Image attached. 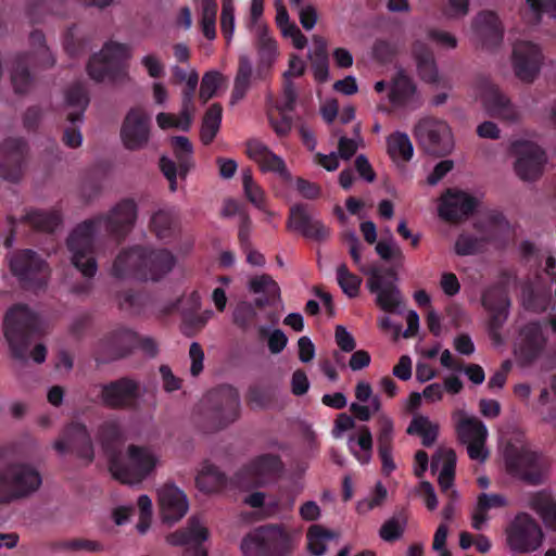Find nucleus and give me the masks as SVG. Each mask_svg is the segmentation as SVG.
Segmentation results:
<instances>
[{
    "instance_id": "1",
    "label": "nucleus",
    "mask_w": 556,
    "mask_h": 556,
    "mask_svg": "<svg viewBox=\"0 0 556 556\" xmlns=\"http://www.w3.org/2000/svg\"><path fill=\"white\" fill-rule=\"evenodd\" d=\"M138 205L132 199H123L106 213L78 224L67 238L72 264L85 278H92L98 270L93 240L101 230L117 238L126 237L135 227Z\"/></svg>"
},
{
    "instance_id": "2",
    "label": "nucleus",
    "mask_w": 556,
    "mask_h": 556,
    "mask_svg": "<svg viewBox=\"0 0 556 556\" xmlns=\"http://www.w3.org/2000/svg\"><path fill=\"white\" fill-rule=\"evenodd\" d=\"M160 453L146 445L129 444L114 452L109 458V469L114 479L126 484H137L161 466Z\"/></svg>"
},
{
    "instance_id": "3",
    "label": "nucleus",
    "mask_w": 556,
    "mask_h": 556,
    "mask_svg": "<svg viewBox=\"0 0 556 556\" xmlns=\"http://www.w3.org/2000/svg\"><path fill=\"white\" fill-rule=\"evenodd\" d=\"M42 483L40 473L23 463L0 464V504H10L36 492Z\"/></svg>"
},
{
    "instance_id": "4",
    "label": "nucleus",
    "mask_w": 556,
    "mask_h": 556,
    "mask_svg": "<svg viewBox=\"0 0 556 556\" xmlns=\"http://www.w3.org/2000/svg\"><path fill=\"white\" fill-rule=\"evenodd\" d=\"M38 325V316L24 305L14 306L7 313L4 336L15 358H27L30 338Z\"/></svg>"
},
{
    "instance_id": "5",
    "label": "nucleus",
    "mask_w": 556,
    "mask_h": 556,
    "mask_svg": "<svg viewBox=\"0 0 556 556\" xmlns=\"http://www.w3.org/2000/svg\"><path fill=\"white\" fill-rule=\"evenodd\" d=\"M131 56L132 49L129 45L109 41L91 56L87 66L88 75L96 81L115 79L126 74L125 63Z\"/></svg>"
},
{
    "instance_id": "6",
    "label": "nucleus",
    "mask_w": 556,
    "mask_h": 556,
    "mask_svg": "<svg viewBox=\"0 0 556 556\" xmlns=\"http://www.w3.org/2000/svg\"><path fill=\"white\" fill-rule=\"evenodd\" d=\"M418 146L428 154L444 156L455 147V139L447 122L426 116L420 118L413 129Z\"/></svg>"
},
{
    "instance_id": "7",
    "label": "nucleus",
    "mask_w": 556,
    "mask_h": 556,
    "mask_svg": "<svg viewBox=\"0 0 556 556\" xmlns=\"http://www.w3.org/2000/svg\"><path fill=\"white\" fill-rule=\"evenodd\" d=\"M506 545L515 554L538 551L544 541L539 522L527 513H518L505 529Z\"/></svg>"
},
{
    "instance_id": "8",
    "label": "nucleus",
    "mask_w": 556,
    "mask_h": 556,
    "mask_svg": "<svg viewBox=\"0 0 556 556\" xmlns=\"http://www.w3.org/2000/svg\"><path fill=\"white\" fill-rule=\"evenodd\" d=\"M455 431L460 443L467 446V453L472 460L484 463L489 457L485 442L489 435L486 426L476 416L465 409H456L452 414Z\"/></svg>"
},
{
    "instance_id": "9",
    "label": "nucleus",
    "mask_w": 556,
    "mask_h": 556,
    "mask_svg": "<svg viewBox=\"0 0 556 556\" xmlns=\"http://www.w3.org/2000/svg\"><path fill=\"white\" fill-rule=\"evenodd\" d=\"M473 92L490 115L509 123L520 119L519 110L490 79L478 78L473 85Z\"/></svg>"
},
{
    "instance_id": "10",
    "label": "nucleus",
    "mask_w": 556,
    "mask_h": 556,
    "mask_svg": "<svg viewBox=\"0 0 556 556\" xmlns=\"http://www.w3.org/2000/svg\"><path fill=\"white\" fill-rule=\"evenodd\" d=\"M547 345V337L539 321H529L519 327L514 341V355L522 365L538 361Z\"/></svg>"
},
{
    "instance_id": "11",
    "label": "nucleus",
    "mask_w": 556,
    "mask_h": 556,
    "mask_svg": "<svg viewBox=\"0 0 556 556\" xmlns=\"http://www.w3.org/2000/svg\"><path fill=\"white\" fill-rule=\"evenodd\" d=\"M514 170L523 181H534L544 172L547 156L544 150L531 141H517L513 144Z\"/></svg>"
},
{
    "instance_id": "12",
    "label": "nucleus",
    "mask_w": 556,
    "mask_h": 556,
    "mask_svg": "<svg viewBox=\"0 0 556 556\" xmlns=\"http://www.w3.org/2000/svg\"><path fill=\"white\" fill-rule=\"evenodd\" d=\"M283 464L274 453H262L251 458L238 472L243 485L261 486L275 480L282 471Z\"/></svg>"
},
{
    "instance_id": "13",
    "label": "nucleus",
    "mask_w": 556,
    "mask_h": 556,
    "mask_svg": "<svg viewBox=\"0 0 556 556\" xmlns=\"http://www.w3.org/2000/svg\"><path fill=\"white\" fill-rule=\"evenodd\" d=\"M510 62L515 76L530 84L539 76L544 55L538 43L520 40L513 46Z\"/></svg>"
},
{
    "instance_id": "14",
    "label": "nucleus",
    "mask_w": 556,
    "mask_h": 556,
    "mask_svg": "<svg viewBox=\"0 0 556 556\" xmlns=\"http://www.w3.org/2000/svg\"><path fill=\"white\" fill-rule=\"evenodd\" d=\"M10 267L15 276L33 288L45 286L50 276V270L45 260L29 249L12 254Z\"/></svg>"
},
{
    "instance_id": "15",
    "label": "nucleus",
    "mask_w": 556,
    "mask_h": 556,
    "mask_svg": "<svg viewBox=\"0 0 556 556\" xmlns=\"http://www.w3.org/2000/svg\"><path fill=\"white\" fill-rule=\"evenodd\" d=\"M205 401L210 405L208 417L218 428L232 424L240 415V396L230 386L210 392Z\"/></svg>"
},
{
    "instance_id": "16",
    "label": "nucleus",
    "mask_w": 556,
    "mask_h": 556,
    "mask_svg": "<svg viewBox=\"0 0 556 556\" xmlns=\"http://www.w3.org/2000/svg\"><path fill=\"white\" fill-rule=\"evenodd\" d=\"M507 471L528 483L539 484L547 473V464L542 454L522 448L506 458Z\"/></svg>"
},
{
    "instance_id": "17",
    "label": "nucleus",
    "mask_w": 556,
    "mask_h": 556,
    "mask_svg": "<svg viewBox=\"0 0 556 556\" xmlns=\"http://www.w3.org/2000/svg\"><path fill=\"white\" fill-rule=\"evenodd\" d=\"M170 141L175 157L177 159V164L173 160L162 156L160 160V167L164 176L169 181V189L172 191H176L177 176L185 177L191 167L193 148L187 137H173Z\"/></svg>"
},
{
    "instance_id": "18",
    "label": "nucleus",
    "mask_w": 556,
    "mask_h": 556,
    "mask_svg": "<svg viewBox=\"0 0 556 556\" xmlns=\"http://www.w3.org/2000/svg\"><path fill=\"white\" fill-rule=\"evenodd\" d=\"M150 138V116L140 108L131 109L122 125L121 139L128 150H141Z\"/></svg>"
},
{
    "instance_id": "19",
    "label": "nucleus",
    "mask_w": 556,
    "mask_h": 556,
    "mask_svg": "<svg viewBox=\"0 0 556 556\" xmlns=\"http://www.w3.org/2000/svg\"><path fill=\"white\" fill-rule=\"evenodd\" d=\"M27 149L22 139L8 138L0 144V177L17 182L24 173Z\"/></svg>"
},
{
    "instance_id": "20",
    "label": "nucleus",
    "mask_w": 556,
    "mask_h": 556,
    "mask_svg": "<svg viewBox=\"0 0 556 556\" xmlns=\"http://www.w3.org/2000/svg\"><path fill=\"white\" fill-rule=\"evenodd\" d=\"M482 304L491 314L490 333L495 343L501 344L502 338L498 330L507 320L510 301L506 289L502 286L489 288L483 296Z\"/></svg>"
},
{
    "instance_id": "21",
    "label": "nucleus",
    "mask_w": 556,
    "mask_h": 556,
    "mask_svg": "<svg viewBox=\"0 0 556 556\" xmlns=\"http://www.w3.org/2000/svg\"><path fill=\"white\" fill-rule=\"evenodd\" d=\"M210 536L206 526L199 517H191L187 526L170 535L167 541L173 545H188L184 556H207L206 549L201 545Z\"/></svg>"
},
{
    "instance_id": "22",
    "label": "nucleus",
    "mask_w": 556,
    "mask_h": 556,
    "mask_svg": "<svg viewBox=\"0 0 556 556\" xmlns=\"http://www.w3.org/2000/svg\"><path fill=\"white\" fill-rule=\"evenodd\" d=\"M141 394L138 381L130 378H121L101 386L100 399L111 408L131 407Z\"/></svg>"
},
{
    "instance_id": "23",
    "label": "nucleus",
    "mask_w": 556,
    "mask_h": 556,
    "mask_svg": "<svg viewBox=\"0 0 556 556\" xmlns=\"http://www.w3.org/2000/svg\"><path fill=\"white\" fill-rule=\"evenodd\" d=\"M54 448L60 454L75 452L78 457L91 462L93 446L85 425L73 422L65 428L62 435L54 442Z\"/></svg>"
},
{
    "instance_id": "24",
    "label": "nucleus",
    "mask_w": 556,
    "mask_h": 556,
    "mask_svg": "<svg viewBox=\"0 0 556 556\" xmlns=\"http://www.w3.org/2000/svg\"><path fill=\"white\" fill-rule=\"evenodd\" d=\"M478 204L479 200L476 197L452 188L441 195L438 213L441 218L454 222L471 214Z\"/></svg>"
},
{
    "instance_id": "25",
    "label": "nucleus",
    "mask_w": 556,
    "mask_h": 556,
    "mask_svg": "<svg viewBox=\"0 0 556 556\" xmlns=\"http://www.w3.org/2000/svg\"><path fill=\"white\" fill-rule=\"evenodd\" d=\"M157 503L163 521L175 523L189 510L186 493L174 483H165L157 490Z\"/></svg>"
},
{
    "instance_id": "26",
    "label": "nucleus",
    "mask_w": 556,
    "mask_h": 556,
    "mask_svg": "<svg viewBox=\"0 0 556 556\" xmlns=\"http://www.w3.org/2000/svg\"><path fill=\"white\" fill-rule=\"evenodd\" d=\"M367 287L371 293L376 294V303L387 312H395L402 303V296L399 288L391 282H384L381 271L372 267L367 273Z\"/></svg>"
},
{
    "instance_id": "27",
    "label": "nucleus",
    "mask_w": 556,
    "mask_h": 556,
    "mask_svg": "<svg viewBox=\"0 0 556 556\" xmlns=\"http://www.w3.org/2000/svg\"><path fill=\"white\" fill-rule=\"evenodd\" d=\"M475 42L483 49L496 47L503 39V27L494 12H482L472 23Z\"/></svg>"
},
{
    "instance_id": "28",
    "label": "nucleus",
    "mask_w": 556,
    "mask_h": 556,
    "mask_svg": "<svg viewBox=\"0 0 556 556\" xmlns=\"http://www.w3.org/2000/svg\"><path fill=\"white\" fill-rule=\"evenodd\" d=\"M247 154L260 166L262 172L275 173L285 180L291 179L285 161L260 140L252 139L247 142Z\"/></svg>"
},
{
    "instance_id": "29",
    "label": "nucleus",
    "mask_w": 556,
    "mask_h": 556,
    "mask_svg": "<svg viewBox=\"0 0 556 556\" xmlns=\"http://www.w3.org/2000/svg\"><path fill=\"white\" fill-rule=\"evenodd\" d=\"M265 543L270 556H285L290 553L300 539V531L280 525L262 527Z\"/></svg>"
},
{
    "instance_id": "30",
    "label": "nucleus",
    "mask_w": 556,
    "mask_h": 556,
    "mask_svg": "<svg viewBox=\"0 0 556 556\" xmlns=\"http://www.w3.org/2000/svg\"><path fill=\"white\" fill-rule=\"evenodd\" d=\"M144 247L134 245L123 249L116 255L111 275L117 279H126L135 275L143 277Z\"/></svg>"
},
{
    "instance_id": "31",
    "label": "nucleus",
    "mask_w": 556,
    "mask_h": 556,
    "mask_svg": "<svg viewBox=\"0 0 556 556\" xmlns=\"http://www.w3.org/2000/svg\"><path fill=\"white\" fill-rule=\"evenodd\" d=\"M137 341L134 331L127 328L115 329L98 342V351L104 358H117L126 355Z\"/></svg>"
},
{
    "instance_id": "32",
    "label": "nucleus",
    "mask_w": 556,
    "mask_h": 556,
    "mask_svg": "<svg viewBox=\"0 0 556 556\" xmlns=\"http://www.w3.org/2000/svg\"><path fill=\"white\" fill-rule=\"evenodd\" d=\"M175 256L166 249L144 247L143 277L160 280L175 266Z\"/></svg>"
},
{
    "instance_id": "33",
    "label": "nucleus",
    "mask_w": 556,
    "mask_h": 556,
    "mask_svg": "<svg viewBox=\"0 0 556 556\" xmlns=\"http://www.w3.org/2000/svg\"><path fill=\"white\" fill-rule=\"evenodd\" d=\"M412 56L420 79L430 84L439 81L440 75L437 61L427 42L416 39L412 45Z\"/></svg>"
},
{
    "instance_id": "34",
    "label": "nucleus",
    "mask_w": 556,
    "mask_h": 556,
    "mask_svg": "<svg viewBox=\"0 0 556 556\" xmlns=\"http://www.w3.org/2000/svg\"><path fill=\"white\" fill-rule=\"evenodd\" d=\"M456 454L450 447H439L432 456L431 470L440 469L438 482L443 492H447L454 483Z\"/></svg>"
},
{
    "instance_id": "35",
    "label": "nucleus",
    "mask_w": 556,
    "mask_h": 556,
    "mask_svg": "<svg viewBox=\"0 0 556 556\" xmlns=\"http://www.w3.org/2000/svg\"><path fill=\"white\" fill-rule=\"evenodd\" d=\"M508 505V500L502 494L482 493L478 496L476 507L472 511V528L481 530L488 521V511L494 508H503Z\"/></svg>"
},
{
    "instance_id": "36",
    "label": "nucleus",
    "mask_w": 556,
    "mask_h": 556,
    "mask_svg": "<svg viewBox=\"0 0 556 556\" xmlns=\"http://www.w3.org/2000/svg\"><path fill=\"white\" fill-rule=\"evenodd\" d=\"M249 290L255 294H265L264 298H257L255 305L264 307L280 301V288L278 283L268 275L253 277L249 281Z\"/></svg>"
},
{
    "instance_id": "37",
    "label": "nucleus",
    "mask_w": 556,
    "mask_h": 556,
    "mask_svg": "<svg viewBox=\"0 0 556 556\" xmlns=\"http://www.w3.org/2000/svg\"><path fill=\"white\" fill-rule=\"evenodd\" d=\"M528 506L533 509L552 531H556V501L546 491L530 495Z\"/></svg>"
},
{
    "instance_id": "38",
    "label": "nucleus",
    "mask_w": 556,
    "mask_h": 556,
    "mask_svg": "<svg viewBox=\"0 0 556 556\" xmlns=\"http://www.w3.org/2000/svg\"><path fill=\"white\" fill-rule=\"evenodd\" d=\"M415 93L416 86L412 78L404 72H399L392 80L388 98L393 105L403 106L413 100Z\"/></svg>"
},
{
    "instance_id": "39",
    "label": "nucleus",
    "mask_w": 556,
    "mask_h": 556,
    "mask_svg": "<svg viewBox=\"0 0 556 556\" xmlns=\"http://www.w3.org/2000/svg\"><path fill=\"white\" fill-rule=\"evenodd\" d=\"M351 454L359 464H369L372 457V434L367 426L358 428L357 437L351 435L348 440Z\"/></svg>"
},
{
    "instance_id": "40",
    "label": "nucleus",
    "mask_w": 556,
    "mask_h": 556,
    "mask_svg": "<svg viewBox=\"0 0 556 556\" xmlns=\"http://www.w3.org/2000/svg\"><path fill=\"white\" fill-rule=\"evenodd\" d=\"M333 135L338 138V155L348 161L358 149L365 147L364 138L361 135V125L358 123L352 126L351 136L341 129L336 128Z\"/></svg>"
},
{
    "instance_id": "41",
    "label": "nucleus",
    "mask_w": 556,
    "mask_h": 556,
    "mask_svg": "<svg viewBox=\"0 0 556 556\" xmlns=\"http://www.w3.org/2000/svg\"><path fill=\"white\" fill-rule=\"evenodd\" d=\"M253 66L252 62L247 55H240L237 75L233 81V89L231 92V104L242 100L252 85Z\"/></svg>"
},
{
    "instance_id": "42",
    "label": "nucleus",
    "mask_w": 556,
    "mask_h": 556,
    "mask_svg": "<svg viewBox=\"0 0 556 556\" xmlns=\"http://www.w3.org/2000/svg\"><path fill=\"white\" fill-rule=\"evenodd\" d=\"M407 433L420 437L425 446H431L437 441L439 425L427 416L416 415L407 428Z\"/></svg>"
},
{
    "instance_id": "43",
    "label": "nucleus",
    "mask_w": 556,
    "mask_h": 556,
    "mask_svg": "<svg viewBox=\"0 0 556 556\" xmlns=\"http://www.w3.org/2000/svg\"><path fill=\"white\" fill-rule=\"evenodd\" d=\"M27 63V55H18L12 62L10 72L11 83L14 91L17 93H25L33 86V78L28 72Z\"/></svg>"
},
{
    "instance_id": "44",
    "label": "nucleus",
    "mask_w": 556,
    "mask_h": 556,
    "mask_svg": "<svg viewBox=\"0 0 556 556\" xmlns=\"http://www.w3.org/2000/svg\"><path fill=\"white\" fill-rule=\"evenodd\" d=\"M195 483L200 491L212 493L224 485L225 477L215 465L204 463L195 478Z\"/></svg>"
},
{
    "instance_id": "45",
    "label": "nucleus",
    "mask_w": 556,
    "mask_h": 556,
    "mask_svg": "<svg viewBox=\"0 0 556 556\" xmlns=\"http://www.w3.org/2000/svg\"><path fill=\"white\" fill-rule=\"evenodd\" d=\"M307 548L314 556H324L327 543L338 539V534L320 525H313L307 531Z\"/></svg>"
},
{
    "instance_id": "46",
    "label": "nucleus",
    "mask_w": 556,
    "mask_h": 556,
    "mask_svg": "<svg viewBox=\"0 0 556 556\" xmlns=\"http://www.w3.org/2000/svg\"><path fill=\"white\" fill-rule=\"evenodd\" d=\"M172 73L177 81L186 84V89L182 91V102L188 109V106L193 105V93L199 84L198 71L191 66L184 68L174 65L172 66Z\"/></svg>"
},
{
    "instance_id": "47",
    "label": "nucleus",
    "mask_w": 556,
    "mask_h": 556,
    "mask_svg": "<svg viewBox=\"0 0 556 556\" xmlns=\"http://www.w3.org/2000/svg\"><path fill=\"white\" fill-rule=\"evenodd\" d=\"M194 114V106H185L181 102V111L179 116L169 113H159L156 115V124L161 129L178 128L181 130H189Z\"/></svg>"
},
{
    "instance_id": "48",
    "label": "nucleus",
    "mask_w": 556,
    "mask_h": 556,
    "mask_svg": "<svg viewBox=\"0 0 556 556\" xmlns=\"http://www.w3.org/2000/svg\"><path fill=\"white\" fill-rule=\"evenodd\" d=\"M388 153L395 161H409L414 154L413 143L405 132L396 131L387 138Z\"/></svg>"
},
{
    "instance_id": "49",
    "label": "nucleus",
    "mask_w": 556,
    "mask_h": 556,
    "mask_svg": "<svg viewBox=\"0 0 556 556\" xmlns=\"http://www.w3.org/2000/svg\"><path fill=\"white\" fill-rule=\"evenodd\" d=\"M199 12L200 26L204 37L207 40H214L216 38V0H200Z\"/></svg>"
},
{
    "instance_id": "50",
    "label": "nucleus",
    "mask_w": 556,
    "mask_h": 556,
    "mask_svg": "<svg viewBox=\"0 0 556 556\" xmlns=\"http://www.w3.org/2000/svg\"><path fill=\"white\" fill-rule=\"evenodd\" d=\"M25 219L41 231H53L61 223V214L58 210H33L25 215Z\"/></svg>"
},
{
    "instance_id": "51",
    "label": "nucleus",
    "mask_w": 556,
    "mask_h": 556,
    "mask_svg": "<svg viewBox=\"0 0 556 556\" xmlns=\"http://www.w3.org/2000/svg\"><path fill=\"white\" fill-rule=\"evenodd\" d=\"M222 106L212 104L206 111L201 127V140L204 144L211 143L216 137L222 123Z\"/></svg>"
},
{
    "instance_id": "52",
    "label": "nucleus",
    "mask_w": 556,
    "mask_h": 556,
    "mask_svg": "<svg viewBox=\"0 0 556 556\" xmlns=\"http://www.w3.org/2000/svg\"><path fill=\"white\" fill-rule=\"evenodd\" d=\"M522 303L526 308L533 312H544L551 307V290H542L539 287L525 288L522 291Z\"/></svg>"
},
{
    "instance_id": "53",
    "label": "nucleus",
    "mask_w": 556,
    "mask_h": 556,
    "mask_svg": "<svg viewBox=\"0 0 556 556\" xmlns=\"http://www.w3.org/2000/svg\"><path fill=\"white\" fill-rule=\"evenodd\" d=\"M176 214L172 208H162L154 213L151 220L152 230L160 239H165L173 233L176 225Z\"/></svg>"
},
{
    "instance_id": "54",
    "label": "nucleus",
    "mask_w": 556,
    "mask_h": 556,
    "mask_svg": "<svg viewBox=\"0 0 556 556\" xmlns=\"http://www.w3.org/2000/svg\"><path fill=\"white\" fill-rule=\"evenodd\" d=\"M243 191L247 199L257 208H266V195L262 187L254 181L250 168H245L241 173Z\"/></svg>"
},
{
    "instance_id": "55",
    "label": "nucleus",
    "mask_w": 556,
    "mask_h": 556,
    "mask_svg": "<svg viewBox=\"0 0 556 556\" xmlns=\"http://www.w3.org/2000/svg\"><path fill=\"white\" fill-rule=\"evenodd\" d=\"M66 101L70 106L74 109L73 112H70L67 115V119L74 124L81 119L83 112L85 111L88 104V97L83 86H76L71 89L66 96Z\"/></svg>"
},
{
    "instance_id": "56",
    "label": "nucleus",
    "mask_w": 556,
    "mask_h": 556,
    "mask_svg": "<svg viewBox=\"0 0 556 556\" xmlns=\"http://www.w3.org/2000/svg\"><path fill=\"white\" fill-rule=\"evenodd\" d=\"M241 549L244 556H270L261 528L243 539Z\"/></svg>"
},
{
    "instance_id": "57",
    "label": "nucleus",
    "mask_w": 556,
    "mask_h": 556,
    "mask_svg": "<svg viewBox=\"0 0 556 556\" xmlns=\"http://www.w3.org/2000/svg\"><path fill=\"white\" fill-rule=\"evenodd\" d=\"M226 83V78L217 71H210L206 72L201 80L200 90H199V98L200 100L205 103L210 99H212L218 88Z\"/></svg>"
},
{
    "instance_id": "58",
    "label": "nucleus",
    "mask_w": 556,
    "mask_h": 556,
    "mask_svg": "<svg viewBox=\"0 0 556 556\" xmlns=\"http://www.w3.org/2000/svg\"><path fill=\"white\" fill-rule=\"evenodd\" d=\"M337 280L342 291L349 298H355L358 294L362 279L352 274L345 264H340L337 267Z\"/></svg>"
},
{
    "instance_id": "59",
    "label": "nucleus",
    "mask_w": 556,
    "mask_h": 556,
    "mask_svg": "<svg viewBox=\"0 0 556 556\" xmlns=\"http://www.w3.org/2000/svg\"><path fill=\"white\" fill-rule=\"evenodd\" d=\"M293 9L298 11L299 20L305 30H312L318 21L317 9L305 0H289Z\"/></svg>"
},
{
    "instance_id": "60",
    "label": "nucleus",
    "mask_w": 556,
    "mask_h": 556,
    "mask_svg": "<svg viewBox=\"0 0 556 556\" xmlns=\"http://www.w3.org/2000/svg\"><path fill=\"white\" fill-rule=\"evenodd\" d=\"M377 422V443L380 446H392L394 438V422L392 418L383 412H378Z\"/></svg>"
},
{
    "instance_id": "61",
    "label": "nucleus",
    "mask_w": 556,
    "mask_h": 556,
    "mask_svg": "<svg viewBox=\"0 0 556 556\" xmlns=\"http://www.w3.org/2000/svg\"><path fill=\"white\" fill-rule=\"evenodd\" d=\"M388 490L381 482H377L374 492L356 505L358 514L365 515L370 510L381 507L387 500Z\"/></svg>"
},
{
    "instance_id": "62",
    "label": "nucleus",
    "mask_w": 556,
    "mask_h": 556,
    "mask_svg": "<svg viewBox=\"0 0 556 556\" xmlns=\"http://www.w3.org/2000/svg\"><path fill=\"white\" fill-rule=\"evenodd\" d=\"M30 41L35 50L36 62L41 67H50L54 64V58L45 45V37L40 31H34L30 35Z\"/></svg>"
},
{
    "instance_id": "63",
    "label": "nucleus",
    "mask_w": 556,
    "mask_h": 556,
    "mask_svg": "<svg viewBox=\"0 0 556 556\" xmlns=\"http://www.w3.org/2000/svg\"><path fill=\"white\" fill-rule=\"evenodd\" d=\"M406 522V518L402 515L390 518L380 528L381 539L388 542L400 539L404 533Z\"/></svg>"
},
{
    "instance_id": "64",
    "label": "nucleus",
    "mask_w": 556,
    "mask_h": 556,
    "mask_svg": "<svg viewBox=\"0 0 556 556\" xmlns=\"http://www.w3.org/2000/svg\"><path fill=\"white\" fill-rule=\"evenodd\" d=\"M235 26L233 0H222L220 28L228 42L233 37Z\"/></svg>"
}]
</instances>
